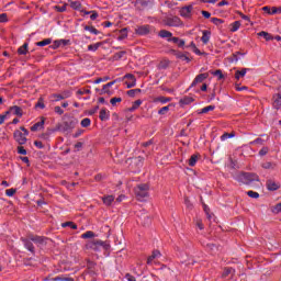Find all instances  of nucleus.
I'll list each match as a JSON object with an SVG mask.
<instances>
[{
  "mask_svg": "<svg viewBox=\"0 0 281 281\" xmlns=\"http://www.w3.org/2000/svg\"><path fill=\"white\" fill-rule=\"evenodd\" d=\"M77 124L78 119L70 115H65L63 124L59 125V131H61V133H70V131H74V128H76Z\"/></svg>",
  "mask_w": 281,
  "mask_h": 281,
  "instance_id": "f257e3e1",
  "label": "nucleus"
},
{
  "mask_svg": "<svg viewBox=\"0 0 281 281\" xmlns=\"http://www.w3.org/2000/svg\"><path fill=\"white\" fill-rule=\"evenodd\" d=\"M150 190V187L147 183L137 184L134 189L136 199L138 201H146L148 199V192Z\"/></svg>",
  "mask_w": 281,
  "mask_h": 281,
  "instance_id": "f03ea898",
  "label": "nucleus"
},
{
  "mask_svg": "<svg viewBox=\"0 0 281 281\" xmlns=\"http://www.w3.org/2000/svg\"><path fill=\"white\" fill-rule=\"evenodd\" d=\"M237 181L245 186H249L250 183H254V181H260V178L256 173L243 172L237 176Z\"/></svg>",
  "mask_w": 281,
  "mask_h": 281,
  "instance_id": "7ed1b4c3",
  "label": "nucleus"
},
{
  "mask_svg": "<svg viewBox=\"0 0 281 281\" xmlns=\"http://www.w3.org/2000/svg\"><path fill=\"white\" fill-rule=\"evenodd\" d=\"M90 249H92L93 251H102V249H104L105 251L110 249V245L104 243L101 239H93L90 244H89Z\"/></svg>",
  "mask_w": 281,
  "mask_h": 281,
  "instance_id": "20e7f679",
  "label": "nucleus"
},
{
  "mask_svg": "<svg viewBox=\"0 0 281 281\" xmlns=\"http://www.w3.org/2000/svg\"><path fill=\"white\" fill-rule=\"evenodd\" d=\"M29 238H30V240H32V243L37 245V247H43V246L47 245V238H45L44 236L30 234Z\"/></svg>",
  "mask_w": 281,
  "mask_h": 281,
  "instance_id": "39448f33",
  "label": "nucleus"
},
{
  "mask_svg": "<svg viewBox=\"0 0 281 281\" xmlns=\"http://www.w3.org/2000/svg\"><path fill=\"white\" fill-rule=\"evenodd\" d=\"M134 5L136 10H146L153 8V0H135Z\"/></svg>",
  "mask_w": 281,
  "mask_h": 281,
  "instance_id": "423d86ee",
  "label": "nucleus"
},
{
  "mask_svg": "<svg viewBox=\"0 0 281 281\" xmlns=\"http://www.w3.org/2000/svg\"><path fill=\"white\" fill-rule=\"evenodd\" d=\"M165 24L168 25V27H179V25H181V19H179V16H167Z\"/></svg>",
  "mask_w": 281,
  "mask_h": 281,
  "instance_id": "0eeeda50",
  "label": "nucleus"
},
{
  "mask_svg": "<svg viewBox=\"0 0 281 281\" xmlns=\"http://www.w3.org/2000/svg\"><path fill=\"white\" fill-rule=\"evenodd\" d=\"M153 30V26L146 24V25H140V26H137L135 29V33L138 35V36H146L147 34H150Z\"/></svg>",
  "mask_w": 281,
  "mask_h": 281,
  "instance_id": "6e6552de",
  "label": "nucleus"
},
{
  "mask_svg": "<svg viewBox=\"0 0 281 281\" xmlns=\"http://www.w3.org/2000/svg\"><path fill=\"white\" fill-rule=\"evenodd\" d=\"M13 137H14L15 142H18V144H20V146H23V144L27 143V136H25L21 131H15L13 133Z\"/></svg>",
  "mask_w": 281,
  "mask_h": 281,
  "instance_id": "1a4fd4ad",
  "label": "nucleus"
},
{
  "mask_svg": "<svg viewBox=\"0 0 281 281\" xmlns=\"http://www.w3.org/2000/svg\"><path fill=\"white\" fill-rule=\"evenodd\" d=\"M124 80H128L125 82L127 89H133V87H135L137 83V79L132 74L125 75Z\"/></svg>",
  "mask_w": 281,
  "mask_h": 281,
  "instance_id": "9d476101",
  "label": "nucleus"
},
{
  "mask_svg": "<svg viewBox=\"0 0 281 281\" xmlns=\"http://www.w3.org/2000/svg\"><path fill=\"white\" fill-rule=\"evenodd\" d=\"M207 78H210V74L207 72L198 75L192 81L191 87H196L198 85L203 82V80H207Z\"/></svg>",
  "mask_w": 281,
  "mask_h": 281,
  "instance_id": "9b49d317",
  "label": "nucleus"
},
{
  "mask_svg": "<svg viewBox=\"0 0 281 281\" xmlns=\"http://www.w3.org/2000/svg\"><path fill=\"white\" fill-rule=\"evenodd\" d=\"M266 188L269 192H276V190H280V183L274 180H267Z\"/></svg>",
  "mask_w": 281,
  "mask_h": 281,
  "instance_id": "f8f14e48",
  "label": "nucleus"
},
{
  "mask_svg": "<svg viewBox=\"0 0 281 281\" xmlns=\"http://www.w3.org/2000/svg\"><path fill=\"white\" fill-rule=\"evenodd\" d=\"M115 82H117V80H113V81H110L105 85H103L101 91H100V95H104V94H108V95H111V87H113V85H115Z\"/></svg>",
  "mask_w": 281,
  "mask_h": 281,
  "instance_id": "ddd939ff",
  "label": "nucleus"
},
{
  "mask_svg": "<svg viewBox=\"0 0 281 281\" xmlns=\"http://www.w3.org/2000/svg\"><path fill=\"white\" fill-rule=\"evenodd\" d=\"M10 113L18 115V117H23V110L19 105L11 106L10 110L5 112V115H10Z\"/></svg>",
  "mask_w": 281,
  "mask_h": 281,
  "instance_id": "4468645a",
  "label": "nucleus"
},
{
  "mask_svg": "<svg viewBox=\"0 0 281 281\" xmlns=\"http://www.w3.org/2000/svg\"><path fill=\"white\" fill-rule=\"evenodd\" d=\"M22 243L25 249H27V251H31V254H34L35 251L34 244L32 243V239H30V235L27 236V238H22Z\"/></svg>",
  "mask_w": 281,
  "mask_h": 281,
  "instance_id": "2eb2a0df",
  "label": "nucleus"
},
{
  "mask_svg": "<svg viewBox=\"0 0 281 281\" xmlns=\"http://www.w3.org/2000/svg\"><path fill=\"white\" fill-rule=\"evenodd\" d=\"M53 98H55V102H60V100H67V98H71V92L64 91L60 94H53Z\"/></svg>",
  "mask_w": 281,
  "mask_h": 281,
  "instance_id": "dca6fc26",
  "label": "nucleus"
},
{
  "mask_svg": "<svg viewBox=\"0 0 281 281\" xmlns=\"http://www.w3.org/2000/svg\"><path fill=\"white\" fill-rule=\"evenodd\" d=\"M192 10H193V7H192V5L183 7V8L180 10V14H181L184 19H190V15L192 14Z\"/></svg>",
  "mask_w": 281,
  "mask_h": 281,
  "instance_id": "f3484780",
  "label": "nucleus"
},
{
  "mask_svg": "<svg viewBox=\"0 0 281 281\" xmlns=\"http://www.w3.org/2000/svg\"><path fill=\"white\" fill-rule=\"evenodd\" d=\"M69 45V40H57L53 44V49H58V47H67Z\"/></svg>",
  "mask_w": 281,
  "mask_h": 281,
  "instance_id": "a211bd4d",
  "label": "nucleus"
},
{
  "mask_svg": "<svg viewBox=\"0 0 281 281\" xmlns=\"http://www.w3.org/2000/svg\"><path fill=\"white\" fill-rule=\"evenodd\" d=\"M157 258H161V252L159 250H154L151 256L147 258V265H153V261L157 260Z\"/></svg>",
  "mask_w": 281,
  "mask_h": 281,
  "instance_id": "6ab92c4d",
  "label": "nucleus"
},
{
  "mask_svg": "<svg viewBox=\"0 0 281 281\" xmlns=\"http://www.w3.org/2000/svg\"><path fill=\"white\" fill-rule=\"evenodd\" d=\"M210 36H212V32L207 30L202 31L201 41L204 45H207V43H210Z\"/></svg>",
  "mask_w": 281,
  "mask_h": 281,
  "instance_id": "aec40b11",
  "label": "nucleus"
},
{
  "mask_svg": "<svg viewBox=\"0 0 281 281\" xmlns=\"http://www.w3.org/2000/svg\"><path fill=\"white\" fill-rule=\"evenodd\" d=\"M247 71H249V68H243L241 70H236L235 79L240 80V78H245V76H247Z\"/></svg>",
  "mask_w": 281,
  "mask_h": 281,
  "instance_id": "412c9836",
  "label": "nucleus"
},
{
  "mask_svg": "<svg viewBox=\"0 0 281 281\" xmlns=\"http://www.w3.org/2000/svg\"><path fill=\"white\" fill-rule=\"evenodd\" d=\"M43 126H45V119L42 117V120L37 123H35L32 127L31 131L34 133L36 131H40V128H43Z\"/></svg>",
  "mask_w": 281,
  "mask_h": 281,
  "instance_id": "4be33fe9",
  "label": "nucleus"
},
{
  "mask_svg": "<svg viewBox=\"0 0 281 281\" xmlns=\"http://www.w3.org/2000/svg\"><path fill=\"white\" fill-rule=\"evenodd\" d=\"M158 36L160 38H167V41H169V38H171V36H172V32L167 31V30H160L158 33Z\"/></svg>",
  "mask_w": 281,
  "mask_h": 281,
  "instance_id": "5701e85b",
  "label": "nucleus"
},
{
  "mask_svg": "<svg viewBox=\"0 0 281 281\" xmlns=\"http://www.w3.org/2000/svg\"><path fill=\"white\" fill-rule=\"evenodd\" d=\"M99 117L101 122H106V120H109V111L106 109H102Z\"/></svg>",
  "mask_w": 281,
  "mask_h": 281,
  "instance_id": "b1692460",
  "label": "nucleus"
},
{
  "mask_svg": "<svg viewBox=\"0 0 281 281\" xmlns=\"http://www.w3.org/2000/svg\"><path fill=\"white\" fill-rule=\"evenodd\" d=\"M273 106L274 109H280L281 106V94L273 95Z\"/></svg>",
  "mask_w": 281,
  "mask_h": 281,
  "instance_id": "393cba45",
  "label": "nucleus"
},
{
  "mask_svg": "<svg viewBox=\"0 0 281 281\" xmlns=\"http://www.w3.org/2000/svg\"><path fill=\"white\" fill-rule=\"evenodd\" d=\"M102 201L104 203V205H111L113 203V201H115V196L113 195H105L102 198Z\"/></svg>",
  "mask_w": 281,
  "mask_h": 281,
  "instance_id": "a878e982",
  "label": "nucleus"
},
{
  "mask_svg": "<svg viewBox=\"0 0 281 281\" xmlns=\"http://www.w3.org/2000/svg\"><path fill=\"white\" fill-rule=\"evenodd\" d=\"M27 47H29V44L27 43H24L22 46H20L18 48V54L20 56H25V54H27Z\"/></svg>",
  "mask_w": 281,
  "mask_h": 281,
  "instance_id": "bb28decb",
  "label": "nucleus"
},
{
  "mask_svg": "<svg viewBox=\"0 0 281 281\" xmlns=\"http://www.w3.org/2000/svg\"><path fill=\"white\" fill-rule=\"evenodd\" d=\"M37 47H45L47 45H52V38H45L41 42H36L35 44Z\"/></svg>",
  "mask_w": 281,
  "mask_h": 281,
  "instance_id": "cd10ccee",
  "label": "nucleus"
},
{
  "mask_svg": "<svg viewBox=\"0 0 281 281\" xmlns=\"http://www.w3.org/2000/svg\"><path fill=\"white\" fill-rule=\"evenodd\" d=\"M102 47V43H95V44H90L88 45V52H98Z\"/></svg>",
  "mask_w": 281,
  "mask_h": 281,
  "instance_id": "c85d7f7f",
  "label": "nucleus"
},
{
  "mask_svg": "<svg viewBox=\"0 0 281 281\" xmlns=\"http://www.w3.org/2000/svg\"><path fill=\"white\" fill-rule=\"evenodd\" d=\"M236 273V270L234 268H225L223 272V278H227V276H234Z\"/></svg>",
  "mask_w": 281,
  "mask_h": 281,
  "instance_id": "c756f323",
  "label": "nucleus"
},
{
  "mask_svg": "<svg viewBox=\"0 0 281 281\" xmlns=\"http://www.w3.org/2000/svg\"><path fill=\"white\" fill-rule=\"evenodd\" d=\"M139 106H142V100H136L133 105L128 109V111H131V113H133V111H137V109H139Z\"/></svg>",
  "mask_w": 281,
  "mask_h": 281,
  "instance_id": "7c9ffc66",
  "label": "nucleus"
},
{
  "mask_svg": "<svg viewBox=\"0 0 281 281\" xmlns=\"http://www.w3.org/2000/svg\"><path fill=\"white\" fill-rule=\"evenodd\" d=\"M261 167L265 170H273V168H276V164L267 161V162L261 164Z\"/></svg>",
  "mask_w": 281,
  "mask_h": 281,
  "instance_id": "2f4dec72",
  "label": "nucleus"
},
{
  "mask_svg": "<svg viewBox=\"0 0 281 281\" xmlns=\"http://www.w3.org/2000/svg\"><path fill=\"white\" fill-rule=\"evenodd\" d=\"M240 30V21H235L231 24V32H238Z\"/></svg>",
  "mask_w": 281,
  "mask_h": 281,
  "instance_id": "473e14b6",
  "label": "nucleus"
},
{
  "mask_svg": "<svg viewBox=\"0 0 281 281\" xmlns=\"http://www.w3.org/2000/svg\"><path fill=\"white\" fill-rule=\"evenodd\" d=\"M86 32H90V34H94L95 36H98V34H100V31H98L95 27L93 26H89L86 25L85 26Z\"/></svg>",
  "mask_w": 281,
  "mask_h": 281,
  "instance_id": "72a5a7b5",
  "label": "nucleus"
},
{
  "mask_svg": "<svg viewBox=\"0 0 281 281\" xmlns=\"http://www.w3.org/2000/svg\"><path fill=\"white\" fill-rule=\"evenodd\" d=\"M70 8H72V10H82V4L80 1H71Z\"/></svg>",
  "mask_w": 281,
  "mask_h": 281,
  "instance_id": "f704fd0d",
  "label": "nucleus"
},
{
  "mask_svg": "<svg viewBox=\"0 0 281 281\" xmlns=\"http://www.w3.org/2000/svg\"><path fill=\"white\" fill-rule=\"evenodd\" d=\"M128 33L126 32V29H122L120 31V35L117 36V41H124V38H127Z\"/></svg>",
  "mask_w": 281,
  "mask_h": 281,
  "instance_id": "c9c22d12",
  "label": "nucleus"
},
{
  "mask_svg": "<svg viewBox=\"0 0 281 281\" xmlns=\"http://www.w3.org/2000/svg\"><path fill=\"white\" fill-rule=\"evenodd\" d=\"M214 109H216L215 105H207V106L203 108L199 113L200 114L210 113V111H214Z\"/></svg>",
  "mask_w": 281,
  "mask_h": 281,
  "instance_id": "e433bc0d",
  "label": "nucleus"
},
{
  "mask_svg": "<svg viewBox=\"0 0 281 281\" xmlns=\"http://www.w3.org/2000/svg\"><path fill=\"white\" fill-rule=\"evenodd\" d=\"M196 161H199V156L192 155L189 159V166L194 167L196 166Z\"/></svg>",
  "mask_w": 281,
  "mask_h": 281,
  "instance_id": "4c0bfd02",
  "label": "nucleus"
},
{
  "mask_svg": "<svg viewBox=\"0 0 281 281\" xmlns=\"http://www.w3.org/2000/svg\"><path fill=\"white\" fill-rule=\"evenodd\" d=\"M192 102H194V99L191 97H184L180 100V104H192Z\"/></svg>",
  "mask_w": 281,
  "mask_h": 281,
  "instance_id": "58836bf2",
  "label": "nucleus"
},
{
  "mask_svg": "<svg viewBox=\"0 0 281 281\" xmlns=\"http://www.w3.org/2000/svg\"><path fill=\"white\" fill-rule=\"evenodd\" d=\"M258 36H263L266 41H273V37L268 32L261 31L258 33Z\"/></svg>",
  "mask_w": 281,
  "mask_h": 281,
  "instance_id": "ea45409f",
  "label": "nucleus"
},
{
  "mask_svg": "<svg viewBox=\"0 0 281 281\" xmlns=\"http://www.w3.org/2000/svg\"><path fill=\"white\" fill-rule=\"evenodd\" d=\"M94 237H95V233H93L92 231H87L86 233H83L81 235V238H85V239H87V238H94Z\"/></svg>",
  "mask_w": 281,
  "mask_h": 281,
  "instance_id": "a19ab883",
  "label": "nucleus"
},
{
  "mask_svg": "<svg viewBox=\"0 0 281 281\" xmlns=\"http://www.w3.org/2000/svg\"><path fill=\"white\" fill-rule=\"evenodd\" d=\"M246 194L247 196H250V199H260V193L256 191H247Z\"/></svg>",
  "mask_w": 281,
  "mask_h": 281,
  "instance_id": "79ce46f5",
  "label": "nucleus"
},
{
  "mask_svg": "<svg viewBox=\"0 0 281 281\" xmlns=\"http://www.w3.org/2000/svg\"><path fill=\"white\" fill-rule=\"evenodd\" d=\"M126 56V50H121L114 55V60H122Z\"/></svg>",
  "mask_w": 281,
  "mask_h": 281,
  "instance_id": "37998d69",
  "label": "nucleus"
},
{
  "mask_svg": "<svg viewBox=\"0 0 281 281\" xmlns=\"http://www.w3.org/2000/svg\"><path fill=\"white\" fill-rule=\"evenodd\" d=\"M82 128H88V126H91V119L86 117L81 121Z\"/></svg>",
  "mask_w": 281,
  "mask_h": 281,
  "instance_id": "c03bdc74",
  "label": "nucleus"
},
{
  "mask_svg": "<svg viewBox=\"0 0 281 281\" xmlns=\"http://www.w3.org/2000/svg\"><path fill=\"white\" fill-rule=\"evenodd\" d=\"M61 227H71V229H78V225H76L74 222L63 223Z\"/></svg>",
  "mask_w": 281,
  "mask_h": 281,
  "instance_id": "a18cd8bd",
  "label": "nucleus"
},
{
  "mask_svg": "<svg viewBox=\"0 0 281 281\" xmlns=\"http://www.w3.org/2000/svg\"><path fill=\"white\" fill-rule=\"evenodd\" d=\"M136 93H142V89H132L127 91V95H130V98H135Z\"/></svg>",
  "mask_w": 281,
  "mask_h": 281,
  "instance_id": "49530a36",
  "label": "nucleus"
},
{
  "mask_svg": "<svg viewBox=\"0 0 281 281\" xmlns=\"http://www.w3.org/2000/svg\"><path fill=\"white\" fill-rule=\"evenodd\" d=\"M177 58H180V60H186L187 63H190V57H188V55L183 54V53H178L177 54Z\"/></svg>",
  "mask_w": 281,
  "mask_h": 281,
  "instance_id": "de8ad7c7",
  "label": "nucleus"
},
{
  "mask_svg": "<svg viewBox=\"0 0 281 281\" xmlns=\"http://www.w3.org/2000/svg\"><path fill=\"white\" fill-rule=\"evenodd\" d=\"M169 65H170V61H168V60H162V61L159 63L158 68H159V69H168V66H169Z\"/></svg>",
  "mask_w": 281,
  "mask_h": 281,
  "instance_id": "09e8293b",
  "label": "nucleus"
},
{
  "mask_svg": "<svg viewBox=\"0 0 281 281\" xmlns=\"http://www.w3.org/2000/svg\"><path fill=\"white\" fill-rule=\"evenodd\" d=\"M56 12H67V3L60 5H55Z\"/></svg>",
  "mask_w": 281,
  "mask_h": 281,
  "instance_id": "8fccbe9b",
  "label": "nucleus"
},
{
  "mask_svg": "<svg viewBox=\"0 0 281 281\" xmlns=\"http://www.w3.org/2000/svg\"><path fill=\"white\" fill-rule=\"evenodd\" d=\"M170 111V105H166L158 111V115H166Z\"/></svg>",
  "mask_w": 281,
  "mask_h": 281,
  "instance_id": "3c124183",
  "label": "nucleus"
},
{
  "mask_svg": "<svg viewBox=\"0 0 281 281\" xmlns=\"http://www.w3.org/2000/svg\"><path fill=\"white\" fill-rule=\"evenodd\" d=\"M85 14H91L90 15L91 21H95V19H98V12L95 11H86Z\"/></svg>",
  "mask_w": 281,
  "mask_h": 281,
  "instance_id": "603ef678",
  "label": "nucleus"
},
{
  "mask_svg": "<svg viewBox=\"0 0 281 281\" xmlns=\"http://www.w3.org/2000/svg\"><path fill=\"white\" fill-rule=\"evenodd\" d=\"M36 109H45V102L43 101V98H40L37 103L35 104Z\"/></svg>",
  "mask_w": 281,
  "mask_h": 281,
  "instance_id": "864d4df0",
  "label": "nucleus"
},
{
  "mask_svg": "<svg viewBox=\"0 0 281 281\" xmlns=\"http://www.w3.org/2000/svg\"><path fill=\"white\" fill-rule=\"evenodd\" d=\"M111 78L110 77H101V78H98L95 81H94V85H100V82H106L109 81Z\"/></svg>",
  "mask_w": 281,
  "mask_h": 281,
  "instance_id": "5fc2aeb1",
  "label": "nucleus"
},
{
  "mask_svg": "<svg viewBox=\"0 0 281 281\" xmlns=\"http://www.w3.org/2000/svg\"><path fill=\"white\" fill-rule=\"evenodd\" d=\"M13 194H16V189L11 188L5 190V195L7 196H12Z\"/></svg>",
  "mask_w": 281,
  "mask_h": 281,
  "instance_id": "6e6d98bb",
  "label": "nucleus"
},
{
  "mask_svg": "<svg viewBox=\"0 0 281 281\" xmlns=\"http://www.w3.org/2000/svg\"><path fill=\"white\" fill-rule=\"evenodd\" d=\"M269 153V147H262L260 150H259V156L260 157H265V155H267Z\"/></svg>",
  "mask_w": 281,
  "mask_h": 281,
  "instance_id": "4d7b16f0",
  "label": "nucleus"
},
{
  "mask_svg": "<svg viewBox=\"0 0 281 281\" xmlns=\"http://www.w3.org/2000/svg\"><path fill=\"white\" fill-rule=\"evenodd\" d=\"M116 102H122V98L114 97L110 100V103L112 104V106H115Z\"/></svg>",
  "mask_w": 281,
  "mask_h": 281,
  "instance_id": "13d9d810",
  "label": "nucleus"
},
{
  "mask_svg": "<svg viewBox=\"0 0 281 281\" xmlns=\"http://www.w3.org/2000/svg\"><path fill=\"white\" fill-rule=\"evenodd\" d=\"M158 102H161V104H167V102H170V98L168 97H159Z\"/></svg>",
  "mask_w": 281,
  "mask_h": 281,
  "instance_id": "bf43d9fd",
  "label": "nucleus"
},
{
  "mask_svg": "<svg viewBox=\"0 0 281 281\" xmlns=\"http://www.w3.org/2000/svg\"><path fill=\"white\" fill-rule=\"evenodd\" d=\"M231 137H234V134L225 133L221 136V140L225 142V139H231Z\"/></svg>",
  "mask_w": 281,
  "mask_h": 281,
  "instance_id": "052dcab7",
  "label": "nucleus"
},
{
  "mask_svg": "<svg viewBox=\"0 0 281 281\" xmlns=\"http://www.w3.org/2000/svg\"><path fill=\"white\" fill-rule=\"evenodd\" d=\"M271 14H281V7H272Z\"/></svg>",
  "mask_w": 281,
  "mask_h": 281,
  "instance_id": "680f3d73",
  "label": "nucleus"
},
{
  "mask_svg": "<svg viewBox=\"0 0 281 281\" xmlns=\"http://www.w3.org/2000/svg\"><path fill=\"white\" fill-rule=\"evenodd\" d=\"M211 22H213L214 25H221L223 23V20L218 18H212Z\"/></svg>",
  "mask_w": 281,
  "mask_h": 281,
  "instance_id": "e2e57ef3",
  "label": "nucleus"
},
{
  "mask_svg": "<svg viewBox=\"0 0 281 281\" xmlns=\"http://www.w3.org/2000/svg\"><path fill=\"white\" fill-rule=\"evenodd\" d=\"M143 221V225H150V217H148L147 215H144L142 217Z\"/></svg>",
  "mask_w": 281,
  "mask_h": 281,
  "instance_id": "0e129e2a",
  "label": "nucleus"
},
{
  "mask_svg": "<svg viewBox=\"0 0 281 281\" xmlns=\"http://www.w3.org/2000/svg\"><path fill=\"white\" fill-rule=\"evenodd\" d=\"M19 155H27V150L23 146L18 147Z\"/></svg>",
  "mask_w": 281,
  "mask_h": 281,
  "instance_id": "69168bd1",
  "label": "nucleus"
},
{
  "mask_svg": "<svg viewBox=\"0 0 281 281\" xmlns=\"http://www.w3.org/2000/svg\"><path fill=\"white\" fill-rule=\"evenodd\" d=\"M125 279H126L127 281H137V280L135 279V277H133V274H131V273H126V274H125Z\"/></svg>",
  "mask_w": 281,
  "mask_h": 281,
  "instance_id": "338daca9",
  "label": "nucleus"
},
{
  "mask_svg": "<svg viewBox=\"0 0 281 281\" xmlns=\"http://www.w3.org/2000/svg\"><path fill=\"white\" fill-rule=\"evenodd\" d=\"M60 281H76L74 278L65 277V276H59Z\"/></svg>",
  "mask_w": 281,
  "mask_h": 281,
  "instance_id": "774afa93",
  "label": "nucleus"
}]
</instances>
